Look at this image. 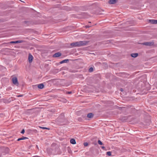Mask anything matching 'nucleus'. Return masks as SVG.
<instances>
[{"instance_id": "1", "label": "nucleus", "mask_w": 157, "mask_h": 157, "mask_svg": "<svg viewBox=\"0 0 157 157\" xmlns=\"http://www.w3.org/2000/svg\"><path fill=\"white\" fill-rule=\"evenodd\" d=\"M87 43V42L86 41H80L72 43L70 45L73 47L84 46L86 45Z\"/></svg>"}, {"instance_id": "2", "label": "nucleus", "mask_w": 157, "mask_h": 157, "mask_svg": "<svg viewBox=\"0 0 157 157\" xmlns=\"http://www.w3.org/2000/svg\"><path fill=\"white\" fill-rule=\"evenodd\" d=\"M12 81L13 83L15 85L18 86L19 83L18 81L17 78L16 77H14L12 78Z\"/></svg>"}, {"instance_id": "3", "label": "nucleus", "mask_w": 157, "mask_h": 157, "mask_svg": "<svg viewBox=\"0 0 157 157\" xmlns=\"http://www.w3.org/2000/svg\"><path fill=\"white\" fill-rule=\"evenodd\" d=\"M6 150H8V148H5L3 147L0 148V157L2 155H4L5 151Z\"/></svg>"}, {"instance_id": "4", "label": "nucleus", "mask_w": 157, "mask_h": 157, "mask_svg": "<svg viewBox=\"0 0 157 157\" xmlns=\"http://www.w3.org/2000/svg\"><path fill=\"white\" fill-rule=\"evenodd\" d=\"M33 59V56L30 54H29V55L28 60L29 63H31L32 62Z\"/></svg>"}, {"instance_id": "5", "label": "nucleus", "mask_w": 157, "mask_h": 157, "mask_svg": "<svg viewBox=\"0 0 157 157\" xmlns=\"http://www.w3.org/2000/svg\"><path fill=\"white\" fill-rule=\"evenodd\" d=\"M154 43L152 42H146L143 43V44L146 46H151L153 45Z\"/></svg>"}, {"instance_id": "6", "label": "nucleus", "mask_w": 157, "mask_h": 157, "mask_svg": "<svg viewBox=\"0 0 157 157\" xmlns=\"http://www.w3.org/2000/svg\"><path fill=\"white\" fill-rule=\"evenodd\" d=\"M61 55V53L59 52H58L55 54L53 56L54 57H57L60 56Z\"/></svg>"}, {"instance_id": "7", "label": "nucleus", "mask_w": 157, "mask_h": 157, "mask_svg": "<svg viewBox=\"0 0 157 157\" xmlns=\"http://www.w3.org/2000/svg\"><path fill=\"white\" fill-rule=\"evenodd\" d=\"M23 41L21 40H17L16 41H11L10 42V44H16V43H21L23 42Z\"/></svg>"}, {"instance_id": "8", "label": "nucleus", "mask_w": 157, "mask_h": 157, "mask_svg": "<svg viewBox=\"0 0 157 157\" xmlns=\"http://www.w3.org/2000/svg\"><path fill=\"white\" fill-rule=\"evenodd\" d=\"M149 21L152 24H157V20H149Z\"/></svg>"}, {"instance_id": "9", "label": "nucleus", "mask_w": 157, "mask_h": 157, "mask_svg": "<svg viewBox=\"0 0 157 157\" xmlns=\"http://www.w3.org/2000/svg\"><path fill=\"white\" fill-rule=\"evenodd\" d=\"M44 85H43V83H41V84H39L38 85V86H37V87H38L39 88V89H42L44 87Z\"/></svg>"}, {"instance_id": "10", "label": "nucleus", "mask_w": 157, "mask_h": 157, "mask_svg": "<svg viewBox=\"0 0 157 157\" xmlns=\"http://www.w3.org/2000/svg\"><path fill=\"white\" fill-rule=\"evenodd\" d=\"M116 0H109V3L110 4H113L116 3Z\"/></svg>"}, {"instance_id": "11", "label": "nucleus", "mask_w": 157, "mask_h": 157, "mask_svg": "<svg viewBox=\"0 0 157 157\" xmlns=\"http://www.w3.org/2000/svg\"><path fill=\"white\" fill-rule=\"evenodd\" d=\"M94 116V114L91 113H89L87 115V117L89 118H92Z\"/></svg>"}, {"instance_id": "12", "label": "nucleus", "mask_w": 157, "mask_h": 157, "mask_svg": "<svg viewBox=\"0 0 157 157\" xmlns=\"http://www.w3.org/2000/svg\"><path fill=\"white\" fill-rule=\"evenodd\" d=\"M70 142L73 144H76L75 140L74 139H71L70 140Z\"/></svg>"}, {"instance_id": "13", "label": "nucleus", "mask_w": 157, "mask_h": 157, "mask_svg": "<svg viewBox=\"0 0 157 157\" xmlns=\"http://www.w3.org/2000/svg\"><path fill=\"white\" fill-rule=\"evenodd\" d=\"M138 55L137 53H132L131 54V56L132 57L135 58L137 57Z\"/></svg>"}, {"instance_id": "14", "label": "nucleus", "mask_w": 157, "mask_h": 157, "mask_svg": "<svg viewBox=\"0 0 157 157\" xmlns=\"http://www.w3.org/2000/svg\"><path fill=\"white\" fill-rule=\"evenodd\" d=\"M68 61L69 60L68 59H66L61 61L60 62V63L62 64L63 63H67Z\"/></svg>"}, {"instance_id": "15", "label": "nucleus", "mask_w": 157, "mask_h": 157, "mask_svg": "<svg viewBox=\"0 0 157 157\" xmlns=\"http://www.w3.org/2000/svg\"><path fill=\"white\" fill-rule=\"evenodd\" d=\"M62 117V118H63V119H64V114H61V115L59 117H58V119L59 120V119H60V117Z\"/></svg>"}, {"instance_id": "16", "label": "nucleus", "mask_w": 157, "mask_h": 157, "mask_svg": "<svg viewBox=\"0 0 157 157\" xmlns=\"http://www.w3.org/2000/svg\"><path fill=\"white\" fill-rule=\"evenodd\" d=\"M39 127L40 128H42V129H48V130L49 129V128H46V127H40V126H39Z\"/></svg>"}, {"instance_id": "17", "label": "nucleus", "mask_w": 157, "mask_h": 157, "mask_svg": "<svg viewBox=\"0 0 157 157\" xmlns=\"http://www.w3.org/2000/svg\"><path fill=\"white\" fill-rule=\"evenodd\" d=\"M93 71V69L92 67H91L90 68L89 70V72H92Z\"/></svg>"}, {"instance_id": "18", "label": "nucleus", "mask_w": 157, "mask_h": 157, "mask_svg": "<svg viewBox=\"0 0 157 157\" xmlns=\"http://www.w3.org/2000/svg\"><path fill=\"white\" fill-rule=\"evenodd\" d=\"M106 154L108 156H111V153L110 151H108L106 152Z\"/></svg>"}, {"instance_id": "19", "label": "nucleus", "mask_w": 157, "mask_h": 157, "mask_svg": "<svg viewBox=\"0 0 157 157\" xmlns=\"http://www.w3.org/2000/svg\"><path fill=\"white\" fill-rule=\"evenodd\" d=\"M98 143L99 144L101 145H104L103 143L100 140H98Z\"/></svg>"}, {"instance_id": "20", "label": "nucleus", "mask_w": 157, "mask_h": 157, "mask_svg": "<svg viewBox=\"0 0 157 157\" xmlns=\"http://www.w3.org/2000/svg\"><path fill=\"white\" fill-rule=\"evenodd\" d=\"M28 131L29 132H33V131H36V130H31V129H29V130H28Z\"/></svg>"}, {"instance_id": "21", "label": "nucleus", "mask_w": 157, "mask_h": 157, "mask_svg": "<svg viewBox=\"0 0 157 157\" xmlns=\"http://www.w3.org/2000/svg\"><path fill=\"white\" fill-rule=\"evenodd\" d=\"M28 138L27 137H24V136H22V137H21V139L22 140H25L26 139H27Z\"/></svg>"}, {"instance_id": "22", "label": "nucleus", "mask_w": 157, "mask_h": 157, "mask_svg": "<svg viewBox=\"0 0 157 157\" xmlns=\"http://www.w3.org/2000/svg\"><path fill=\"white\" fill-rule=\"evenodd\" d=\"M83 144L84 146H86L88 145V144L87 142H85Z\"/></svg>"}, {"instance_id": "23", "label": "nucleus", "mask_w": 157, "mask_h": 157, "mask_svg": "<svg viewBox=\"0 0 157 157\" xmlns=\"http://www.w3.org/2000/svg\"><path fill=\"white\" fill-rule=\"evenodd\" d=\"M25 132V130L24 129H23L22 130L21 133L22 134H24Z\"/></svg>"}, {"instance_id": "24", "label": "nucleus", "mask_w": 157, "mask_h": 157, "mask_svg": "<svg viewBox=\"0 0 157 157\" xmlns=\"http://www.w3.org/2000/svg\"><path fill=\"white\" fill-rule=\"evenodd\" d=\"M20 140H22V139H21V138H19L18 139H17V140L18 141H20Z\"/></svg>"}, {"instance_id": "25", "label": "nucleus", "mask_w": 157, "mask_h": 157, "mask_svg": "<svg viewBox=\"0 0 157 157\" xmlns=\"http://www.w3.org/2000/svg\"><path fill=\"white\" fill-rule=\"evenodd\" d=\"M71 93H72L71 91H69V92H67V93L68 94H71Z\"/></svg>"}, {"instance_id": "26", "label": "nucleus", "mask_w": 157, "mask_h": 157, "mask_svg": "<svg viewBox=\"0 0 157 157\" xmlns=\"http://www.w3.org/2000/svg\"><path fill=\"white\" fill-rule=\"evenodd\" d=\"M21 96H22V95H17V97H21Z\"/></svg>"}, {"instance_id": "27", "label": "nucleus", "mask_w": 157, "mask_h": 157, "mask_svg": "<svg viewBox=\"0 0 157 157\" xmlns=\"http://www.w3.org/2000/svg\"><path fill=\"white\" fill-rule=\"evenodd\" d=\"M101 148L102 149H104L105 148V147L104 146H102V147H101Z\"/></svg>"}, {"instance_id": "28", "label": "nucleus", "mask_w": 157, "mask_h": 157, "mask_svg": "<svg viewBox=\"0 0 157 157\" xmlns=\"http://www.w3.org/2000/svg\"><path fill=\"white\" fill-rule=\"evenodd\" d=\"M121 91H123V89L122 88H121Z\"/></svg>"}, {"instance_id": "29", "label": "nucleus", "mask_w": 157, "mask_h": 157, "mask_svg": "<svg viewBox=\"0 0 157 157\" xmlns=\"http://www.w3.org/2000/svg\"><path fill=\"white\" fill-rule=\"evenodd\" d=\"M86 28L89 27L88 26H86Z\"/></svg>"}, {"instance_id": "30", "label": "nucleus", "mask_w": 157, "mask_h": 157, "mask_svg": "<svg viewBox=\"0 0 157 157\" xmlns=\"http://www.w3.org/2000/svg\"><path fill=\"white\" fill-rule=\"evenodd\" d=\"M59 121H61V122H62V121H60V120H59Z\"/></svg>"}]
</instances>
